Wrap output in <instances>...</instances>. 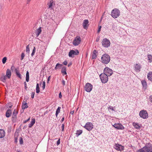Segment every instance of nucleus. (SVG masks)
Segmentation results:
<instances>
[{
  "instance_id": "41",
  "label": "nucleus",
  "mask_w": 152,
  "mask_h": 152,
  "mask_svg": "<svg viewBox=\"0 0 152 152\" xmlns=\"http://www.w3.org/2000/svg\"><path fill=\"white\" fill-rule=\"evenodd\" d=\"M17 113V111H16L15 109L14 110V111L13 113V115L14 116H16Z\"/></svg>"
},
{
  "instance_id": "15",
  "label": "nucleus",
  "mask_w": 152,
  "mask_h": 152,
  "mask_svg": "<svg viewBox=\"0 0 152 152\" xmlns=\"http://www.w3.org/2000/svg\"><path fill=\"white\" fill-rule=\"evenodd\" d=\"M132 125L136 129H140L142 125L138 123L134 122L132 123Z\"/></svg>"
},
{
  "instance_id": "1",
  "label": "nucleus",
  "mask_w": 152,
  "mask_h": 152,
  "mask_svg": "<svg viewBox=\"0 0 152 152\" xmlns=\"http://www.w3.org/2000/svg\"><path fill=\"white\" fill-rule=\"evenodd\" d=\"M101 60L102 63L105 64H108L110 60V56L107 54H104L102 55Z\"/></svg>"
},
{
  "instance_id": "32",
  "label": "nucleus",
  "mask_w": 152,
  "mask_h": 152,
  "mask_svg": "<svg viewBox=\"0 0 152 152\" xmlns=\"http://www.w3.org/2000/svg\"><path fill=\"white\" fill-rule=\"evenodd\" d=\"M82 133V130H77L76 133V134L77 136H78L80 135Z\"/></svg>"
},
{
  "instance_id": "9",
  "label": "nucleus",
  "mask_w": 152,
  "mask_h": 152,
  "mask_svg": "<svg viewBox=\"0 0 152 152\" xmlns=\"http://www.w3.org/2000/svg\"><path fill=\"white\" fill-rule=\"evenodd\" d=\"M112 126L118 130H123L124 129V127L120 123H115Z\"/></svg>"
},
{
  "instance_id": "23",
  "label": "nucleus",
  "mask_w": 152,
  "mask_h": 152,
  "mask_svg": "<svg viewBox=\"0 0 152 152\" xmlns=\"http://www.w3.org/2000/svg\"><path fill=\"white\" fill-rule=\"evenodd\" d=\"M42 31L41 27H39L37 29L36 31V34L37 36V37L39 36V34L41 33Z\"/></svg>"
},
{
  "instance_id": "28",
  "label": "nucleus",
  "mask_w": 152,
  "mask_h": 152,
  "mask_svg": "<svg viewBox=\"0 0 152 152\" xmlns=\"http://www.w3.org/2000/svg\"><path fill=\"white\" fill-rule=\"evenodd\" d=\"M61 107H58L56 110V117H57L59 113L60 112Z\"/></svg>"
},
{
  "instance_id": "38",
  "label": "nucleus",
  "mask_w": 152,
  "mask_h": 152,
  "mask_svg": "<svg viewBox=\"0 0 152 152\" xmlns=\"http://www.w3.org/2000/svg\"><path fill=\"white\" fill-rule=\"evenodd\" d=\"M148 60L150 61V62L152 61V56L151 55H148Z\"/></svg>"
},
{
  "instance_id": "24",
  "label": "nucleus",
  "mask_w": 152,
  "mask_h": 152,
  "mask_svg": "<svg viewBox=\"0 0 152 152\" xmlns=\"http://www.w3.org/2000/svg\"><path fill=\"white\" fill-rule=\"evenodd\" d=\"M5 132L2 129H0V138H2L4 137L5 135Z\"/></svg>"
},
{
  "instance_id": "19",
  "label": "nucleus",
  "mask_w": 152,
  "mask_h": 152,
  "mask_svg": "<svg viewBox=\"0 0 152 152\" xmlns=\"http://www.w3.org/2000/svg\"><path fill=\"white\" fill-rule=\"evenodd\" d=\"M66 71V67L65 66H63L61 68V72L63 75H66L67 74Z\"/></svg>"
},
{
  "instance_id": "35",
  "label": "nucleus",
  "mask_w": 152,
  "mask_h": 152,
  "mask_svg": "<svg viewBox=\"0 0 152 152\" xmlns=\"http://www.w3.org/2000/svg\"><path fill=\"white\" fill-rule=\"evenodd\" d=\"M29 45H27L26 47V52L28 53H29V51H30V49H29Z\"/></svg>"
},
{
  "instance_id": "47",
  "label": "nucleus",
  "mask_w": 152,
  "mask_h": 152,
  "mask_svg": "<svg viewBox=\"0 0 152 152\" xmlns=\"http://www.w3.org/2000/svg\"><path fill=\"white\" fill-rule=\"evenodd\" d=\"M64 124H62L61 126V128H62V131H64Z\"/></svg>"
},
{
  "instance_id": "3",
  "label": "nucleus",
  "mask_w": 152,
  "mask_h": 152,
  "mask_svg": "<svg viewBox=\"0 0 152 152\" xmlns=\"http://www.w3.org/2000/svg\"><path fill=\"white\" fill-rule=\"evenodd\" d=\"M99 77L102 83H104L107 82L108 79V76L106 74L104 73H102L100 74Z\"/></svg>"
},
{
  "instance_id": "36",
  "label": "nucleus",
  "mask_w": 152,
  "mask_h": 152,
  "mask_svg": "<svg viewBox=\"0 0 152 152\" xmlns=\"http://www.w3.org/2000/svg\"><path fill=\"white\" fill-rule=\"evenodd\" d=\"M137 152H146L144 149L143 148V147L140 149L139 150H138Z\"/></svg>"
},
{
  "instance_id": "16",
  "label": "nucleus",
  "mask_w": 152,
  "mask_h": 152,
  "mask_svg": "<svg viewBox=\"0 0 152 152\" xmlns=\"http://www.w3.org/2000/svg\"><path fill=\"white\" fill-rule=\"evenodd\" d=\"M88 23L89 21L88 20H84L83 24V26L84 28L86 29L87 28L89 25Z\"/></svg>"
},
{
  "instance_id": "8",
  "label": "nucleus",
  "mask_w": 152,
  "mask_h": 152,
  "mask_svg": "<svg viewBox=\"0 0 152 152\" xmlns=\"http://www.w3.org/2000/svg\"><path fill=\"white\" fill-rule=\"evenodd\" d=\"M94 125L92 123L88 122L84 126V127L88 131H90L93 128Z\"/></svg>"
},
{
  "instance_id": "2",
  "label": "nucleus",
  "mask_w": 152,
  "mask_h": 152,
  "mask_svg": "<svg viewBox=\"0 0 152 152\" xmlns=\"http://www.w3.org/2000/svg\"><path fill=\"white\" fill-rule=\"evenodd\" d=\"M120 13V11L118 9H114L112 11L111 15L113 18H115L119 17Z\"/></svg>"
},
{
  "instance_id": "33",
  "label": "nucleus",
  "mask_w": 152,
  "mask_h": 152,
  "mask_svg": "<svg viewBox=\"0 0 152 152\" xmlns=\"http://www.w3.org/2000/svg\"><path fill=\"white\" fill-rule=\"evenodd\" d=\"M142 84L143 86V87H146L147 86V83L145 81L143 80L142 81Z\"/></svg>"
},
{
  "instance_id": "58",
  "label": "nucleus",
  "mask_w": 152,
  "mask_h": 152,
  "mask_svg": "<svg viewBox=\"0 0 152 152\" xmlns=\"http://www.w3.org/2000/svg\"><path fill=\"white\" fill-rule=\"evenodd\" d=\"M50 76H49L48 77V81H49L50 80Z\"/></svg>"
},
{
  "instance_id": "5",
  "label": "nucleus",
  "mask_w": 152,
  "mask_h": 152,
  "mask_svg": "<svg viewBox=\"0 0 152 152\" xmlns=\"http://www.w3.org/2000/svg\"><path fill=\"white\" fill-rule=\"evenodd\" d=\"M139 115L140 117L146 119L148 117V114L145 110H143L140 111Z\"/></svg>"
},
{
  "instance_id": "37",
  "label": "nucleus",
  "mask_w": 152,
  "mask_h": 152,
  "mask_svg": "<svg viewBox=\"0 0 152 152\" xmlns=\"http://www.w3.org/2000/svg\"><path fill=\"white\" fill-rule=\"evenodd\" d=\"M35 51H36V48L35 47H34V48L33 49V50L31 54V56H33L34 55V53L35 52Z\"/></svg>"
},
{
  "instance_id": "14",
  "label": "nucleus",
  "mask_w": 152,
  "mask_h": 152,
  "mask_svg": "<svg viewBox=\"0 0 152 152\" xmlns=\"http://www.w3.org/2000/svg\"><path fill=\"white\" fill-rule=\"evenodd\" d=\"M141 68V65L139 63H137L134 65V70L136 72H140Z\"/></svg>"
},
{
  "instance_id": "25",
  "label": "nucleus",
  "mask_w": 152,
  "mask_h": 152,
  "mask_svg": "<svg viewBox=\"0 0 152 152\" xmlns=\"http://www.w3.org/2000/svg\"><path fill=\"white\" fill-rule=\"evenodd\" d=\"M35 123V119L34 118H32L30 124L28 125V127L29 128H31L34 124Z\"/></svg>"
},
{
  "instance_id": "20",
  "label": "nucleus",
  "mask_w": 152,
  "mask_h": 152,
  "mask_svg": "<svg viewBox=\"0 0 152 152\" xmlns=\"http://www.w3.org/2000/svg\"><path fill=\"white\" fill-rule=\"evenodd\" d=\"M63 65L62 64H59V63H58L56 64V66L55 67V69L57 70L58 69H59L61 68H62Z\"/></svg>"
},
{
  "instance_id": "44",
  "label": "nucleus",
  "mask_w": 152,
  "mask_h": 152,
  "mask_svg": "<svg viewBox=\"0 0 152 152\" xmlns=\"http://www.w3.org/2000/svg\"><path fill=\"white\" fill-rule=\"evenodd\" d=\"M108 109L109 110H111L113 111H115V110H114V109L113 107L111 106H109V107H108Z\"/></svg>"
},
{
  "instance_id": "26",
  "label": "nucleus",
  "mask_w": 152,
  "mask_h": 152,
  "mask_svg": "<svg viewBox=\"0 0 152 152\" xmlns=\"http://www.w3.org/2000/svg\"><path fill=\"white\" fill-rule=\"evenodd\" d=\"M12 113L11 111L10 110H8L6 113V116L7 117H9Z\"/></svg>"
},
{
  "instance_id": "12",
  "label": "nucleus",
  "mask_w": 152,
  "mask_h": 152,
  "mask_svg": "<svg viewBox=\"0 0 152 152\" xmlns=\"http://www.w3.org/2000/svg\"><path fill=\"white\" fill-rule=\"evenodd\" d=\"M81 42V38L80 37H77L74 40L73 44L75 46L78 45Z\"/></svg>"
},
{
  "instance_id": "27",
  "label": "nucleus",
  "mask_w": 152,
  "mask_h": 152,
  "mask_svg": "<svg viewBox=\"0 0 152 152\" xmlns=\"http://www.w3.org/2000/svg\"><path fill=\"white\" fill-rule=\"evenodd\" d=\"M147 77L149 80L152 81V72H150L148 73Z\"/></svg>"
},
{
  "instance_id": "50",
  "label": "nucleus",
  "mask_w": 152,
  "mask_h": 152,
  "mask_svg": "<svg viewBox=\"0 0 152 152\" xmlns=\"http://www.w3.org/2000/svg\"><path fill=\"white\" fill-rule=\"evenodd\" d=\"M30 119V117H29L28 119L27 120H25L24 122V123H26L28 121H29Z\"/></svg>"
},
{
  "instance_id": "52",
  "label": "nucleus",
  "mask_w": 152,
  "mask_h": 152,
  "mask_svg": "<svg viewBox=\"0 0 152 152\" xmlns=\"http://www.w3.org/2000/svg\"><path fill=\"white\" fill-rule=\"evenodd\" d=\"M62 83L63 86H65V81L63 80L62 81Z\"/></svg>"
},
{
  "instance_id": "49",
  "label": "nucleus",
  "mask_w": 152,
  "mask_h": 152,
  "mask_svg": "<svg viewBox=\"0 0 152 152\" xmlns=\"http://www.w3.org/2000/svg\"><path fill=\"white\" fill-rule=\"evenodd\" d=\"M63 64L64 65H66L67 64V62L66 61H65L63 62Z\"/></svg>"
},
{
  "instance_id": "4",
  "label": "nucleus",
  "mask_w": 152,
  "mask_h": 152,
  "mask_svg": "<svg viewBox=\"0 0 152 152\" xmlns=\"http://www.w3.org/2000/svg\"><path fill=\"white\" fill-rule=\"evenodd\" d=\"M143 148L146 152H152V144L150 143H146Z\"/></svg>"
},
{
  "instance_id": "45",
  "label": "nucleus",
  "mask_w": 152,
  "mask_h": 152,
  "mask_svg": "<svg viewBox=\"0 0 152 152\" xmlns=\"http://www.w3.org/2000/svg\"><path fill=\"white\" fill-rule=\"evenodd\" d=\"M102 28V26H99L98 29L97 31V32L98 33H99L101 31V29Z\"/></svg>"
},
{
  "instance_id": "39",
  "label": "nucleus",
  "mask_w": 152,
  "mask_h": 152,
  "mask_svg": "<svg viewBox=\"0 0 152 152\" xmlns=\"http://www.w3.org/2000/svg\"><path fill=\"white\" fill-rule=\"evenodd\" d=\"M7 58L6 57H4L2 59V61L3 64H4L6 61Z\"/></svg>"
},
{
  "instance_id": "62",
  "label": "nucleus",
  "mask_w": 152,
  "mask_h": 152,
  "mask_svg": "<svg viewBox=\"0 0 152 152\" xmlns=\"http://www.w3.org/2000/svg\"><path fill=\"white\" fill-rule=\"evenodd\" d=\"M10 107H11V106H10Z\"/></svg>"
},
{
  "instance_id": "30",
  "label": "nucleus",
  "mask_w": 152,
  "mask_h": 152,
  "mask_svg": "<svg viewBox=\"0 0 152 152\" xmlns=\"http://www.w3.org/2000/svg\"><path fill=\"white\" fill-rule=\"evenodd\" d=\"M7 77L6 75L4 76H2L1 78V80L3 82H4L5 81Z\"/></svg>"
},
{
  "instance_id": "40",
  "label": "nucleus",
  "mask_w": 152,
  "mask_h": 152,
  "mask_svg": "<svg viewBox=\"0 0 152 152\" xmlns=\"http://www.w3.org/2000/svg\"><path fill=\"white\" fill-rule=\"evenodd\" d=\"M19 142L20 144H23V140L21 137H20L19 138Z\"/></svg>"
},
{
  "instance_id": "43",
  "label": "nucleus",
  "mask_w": 152,
  "mask_h": 152,
  "mask_svg": "<svg viewBox=\"0 0 152 152\" xmlns=\"http://www.w3.org/2000/svg\"><path fill=\"white\" fill-rule=\"evenodd\" d=\"M24 56H25V55H24V53H22L21 55V60H22L23 59Z\"/></svg>"
},
{
  "instance_id": "18",
  "label": "nucleus",
  "mask_w": 152,
  "mask_h": 152,
  "mask_svg": "<svg viewBox=\"0 0 152 152\" xmlns=\"http://www.w3.org/2000/svg\"><path fill=\"white\" fill-rule=\"evenodd\" d=\"M97 52L96 50H94L91 56V59H95L97 56Z\"/></svg>"
},
{
  "instance_id": "60",
  "label": "nucleus",
  "mask_w": 152,
  "mask_h": 152,
  "mask_svg": "<svg viewBox=\"0 0 152 152\" xmlns=\"http://www.w3.org/2000/svg\"><path fill=\"white\" fill-rule=\"evenodd\" d=\"M71 65H72V64L71 63H70L69 64H68V67H69Z\"/></svg>"
},
{
  "instance_id": "53",
  "label": "nucleus",
  "mask_w": 152,
  "mask_h": 152,
  "mask_svg": "<svg viewBox=\"0 0 152 152\" xmlns=\"http://www.w3.org/2000/svg\"><path fill=\"white\" fill-rule=\"evenodd\" d=\"M14 68H15V67H14V66L13 65H12V66H11V70H13V69H14Z\"/></svg>"
},
{
  "instance_id": "57",
  "label": "nucleus",
  "mask_w": 152,
  "mask_h": 152,
  "mask_svg": "<svg viewBox=\"0 0 152 152\" xmlns=\"http://www.w3.org/2000/svg\"><path fill=\"white\" fill-rule=\"evenodd\" d=\"M99 40V37H98V38H97L96 39V42H98Z\"/></svg>"
},
{
  "instance_id": "34",
  "label": "nucleus",
  "mask_w": 152,
  "mask_h": 152,
  "mask_svg": "<svg viewBox=\"0 0 152 152\" xmlns=\"http://www.w3.org/2000/svg\"><path fill=\"white\" fill-rule=\"evenodd\" d=\"M53 0L50 1V2L48 4L49 8H51L53 3Z\"/></svg>"
},
{
  "instance_id": "29",
  "label": "nucleus",
  "mask_w": 152,
  "mask_h": 152,
  "mask_svg": "<svg viewBox=\"0 0 152 152\" xmlns=\"http://www.w3.org/2000/svg\"><path fill=\"white\" fill-rule=\"evenodd\" d=\"M29 80V73L28 71H27L26 75V81L28 82Z\"/></svg>"
},
{
  "instance_id": "13",
  "label": "nucleus",
  "mask_w": 152,
  "mask_h": 152,
  "mask_svg": "<svg viewBox=\"0 0 152 152\" xmlns=\"http://www.w3.org/2000/svg\"><path fill=\"white\" fill-rule=\"evenodd\" d=\"M79 52L77 50H72L70 51L69 53V56L70 57H73L75 55H77L79 54Z\"/></svg>"
},
{
  "instance_id": "42",
  "label": "nucleus",
  "mask_w": 152,
  "mask_h": 152,
  "mask_svg": "<svg viewBox=\"0 0 152 152\" xmlns=\"http://www.w3.org/2000/svg\"><path fill=\"white\" fill-rule=\"evenodd\" d=\"M45 81H43L42 83V88L43 90H44L45 89Z\"/></svg>"
},
{
  "instance_id": "54",
  "label": "nucleus",
  "mask_w": 152,
  "mask_h": 152,
  "mask_svg": "<svg viewBox=\"0 0 152 152\" xmlns=\"http://www.w3.org/2000/svg\"><path fill=\"white\" fill-rule=\"evenodd\" d=\"M64 117H63V118H62L61 119V123H62V122H63L64 121Z\"/></svg>"
},
{
  "instance_id": "21",
  "label": "nucleus",
  "mask_w": 152,
  "mask_h": 152,
  "mask_svg": "<svg viewBox=\"0 0 152 152\" xmlns=\"http://www.w3.org/2000/svg\"><path fill=\"white\" fill-rule=\"evenodd\" d=\"M28 107V106L27 103H26V102L23 101L22 102V109L23 110H24L25 109L27 108Z\"/></svg>"
},
{
  "instance_id": "61",
  "label": "nucleus",
  "mask_w": 152,
  "mask_h": 152,
  "mask_svg": "<svg viewBox=\"0 0 152 152\" xmlns=\"http://www.w3.org/2000/svg\"><path fill=\"white\" fill-rule=\"evenodd\" d=\"M31 0H27V3L30 2Z\"/></svg>"
},
{
  "instance_id": "31",
  "label": "nucleus",
  "mask_w": 152,
  "mask_h": 152,
  "mask_svg": "<svg viewBox=\"0 0 152 152\" xmlns=\"http://www.w3.org/2000/svg\"><path fill=\"white\" fill-rule=\"evenodd\" d=\"M40 91L39 84L38 83H37L36 87V92L37 93H38Z\"/></svg>"
},
{
  "instance_id": "6",
  "label": "nucleus",
  "mask_w": 152,
  "mask_h": 152,
  "mask_svg": "<svg viewBox=\"0 0 152 152\" xmlns=\"http://www.w3.org/2000/svg\"><path fill=\"white\" fill-rule=\"evenodd\" d=\"M110 41L107 38H104L103 39L102 42V46L106 48H107L110 46Z\"/></svg>"
},
{
  "instance_id": "22",
  "label": "nucleus",
  "mask_w": 152,
  "mask_h": 152,
  "mask_svg": "<svg viewBox=\"0 0 152 152\" xmlns=\"http://www.w3.org/2000/svg\"><path fill=\"white\" fill-rule=\"evenodd\" d=\"M11 72L10 70L9 69H7L6 71V75L8 79H10L11 76Z\"/></svg>"
},
{
  "instance_id": "7",
  "label": "nucleus",
  "mask_w": 152,
  "mask_h": 152,
  "mask_svg": "<svg viewBox=\"0 0 152 152\" xmlns=\"http://www.w3.org/2000/svg\"><path fill=\"white\" fill-rule=\"evenodd\" d=\"M104 73L108 76H111L113 73V70L108 67H106L104 70Z\"/></svg>"
},
{
  "instance_id": "11",
  "label": "nucleus",
  "mask_w": 152,
  "mask_h": 152,
  "mask_svg": "<svg viewBox=\"0 0 152 152\" xmlns=\"http://www.w3.org/2000/svg\"><path fill=\"white\" fill-rule=\"evenodd\" d=\"M93 88V86L90 83H87L86 84L85 89V91L87 92H89L92 90Z\"/></svg>"
},
{
  "instance_id": "56",
  "label": "nucleus",
  "mask_w": 152,
  "mask_h": 152,
  "mask_svg": "<svg viewBox=\"0 0 152 152\" xmlns=\"http://www.w3.org/2000/svg\"><path fill=\"white\" fill-rule=\"evenodd\" d=\"M74 110H73V111H71L70 112V114H71L72 115V114H73L74 113Z\"/></svg>"
},
{
  "instance_id": "55",
  "label": "nucleus",
  "mask_w": 152,
  "mask_h": 152,
  "mask_svg": "<svg viewBox=\"0 0 152 152\" xmlns=\"http://www.w3.org/2000/svg\"><path fill=\"white\" fill-rule=\"evenodd\" d=\"M59 98H61L62 97V95L61 94V93L60 92L59 94Z\"/></svg>"
},
{
  "instance_id": "17",
  "label": "nucleus",
  "mask_w": 152,
  "mask_h": 152,
  "mask_svg": "<svg viewBox=\"0 0 152 152\" xmlns=\"http://www.w3.org/2000/svg\"><path fill=\"white\" fill-rule=\"evenodd\" d=\"M15 73L16 76L20 79H21V75L20 73L18 68H15Z\"/></svg>"
},
{
  "instance_id": "51",
  "label": "nucleus",
  "mask_w": 152,
  "mask_h": 152,
  "mask_svg": "<svg viewBox=\"0 0 152 152\" xmlns=\"http://www.w3.org/2000/svg\"><path fill=\"white\" fill-rule=\"evenodd\" d=\"M150 101L152 103V95L150 96L149 97Z\"/></svg>"
},
{
  "instance_id": "48",
  "label": "nucleus",
  "mask_w": 152,
  "mask_h": 152,
  "mask_svg": "<svg viewBox=\"0 0 152 152\" xmlns=\"http://www.w3.org/2000/svg\"><path fill=\"white\" fill-rule=\"evenodd\" d=\"M60 143V139H59L57 142L56 145H58Z\"/></svg>"
},
{
  "instance_id": "59",
  "label": "nucleus",
  "mask_w": 152,
  "mask_h": 152,
  "mask_svg": "<svg viewBox=\"0 0 152 152\" xmlns=\"http://www.w3.org/2000/svg\"><path fill=\"white\" fill-rule=\"evenodd\" d=\"M24 84H25V87L26 88H27V87L26 86V82H25L24 83Z\"/></svg>"
},
{
  "instance_id": "10",
  "label": "nucleus",
  "mask_w": 152,
  "mask_h": 152,
  "mask_svg": "<svg viewBox=\"0 0 152 152\" xmlns=\"http://www.w3.org/2000/svg\"><path fill=\"white\" fill-rule=\"evenodd\" d=\"M113 147L116 150L120 151H121L124 149V146L118 143L115 144Z\"/></svg>"
},
{
  "instance_id": "46",
  "label": "nucleus",
  "mask_w": 152,
  "mask_h": 152,
  "mask_svg": "<svg viewBox=\"0 0 152 152\" xmlns=\"http://www.w3.org/2000/svg\"><path fill=\"white\" fill-rule=\"evenodd\" d=\"M35 94V92H32L31 93V97L32 98H34V96Z\"/></svg>"
}]
</instances>
